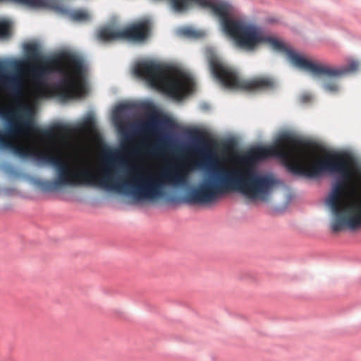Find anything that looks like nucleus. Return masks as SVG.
<instances>
[{"label":"nucleus","instance_id":"f257e3e1","mask_svg":"<svg viewBox=\"0 0 361 361\" xmlns=\"http://www.w3.org/2000/svg\"><path fill=\"white\" fill-rule=\"evenodd\" d=\"M268 157H279L294 175L316 178L324 172H338L341 178L334 185L327 199L334 216L331 224L334 233L342 230L343 218L355 202L345 198L346 189L352 184L350 158L339 153H327L323 159L313 161L306 144L295 136L284 133L269 147H256L238 157L241 165L216 169L197 186V204L215 202L230 192H238L250 200L267 201L279 180L269 173L257 172L252 166Z\"/></svg>","mask_w":361,"mask_h":361},{"label":"nucleus","instance_id":"f03ea898","mask_svg":"<svg viewBox=\"0 0 361 361\" xmlns=\"http://www.w3.org/2000/svg\"><path fill=\"white\" fill-rule=\"evenodd\" d=\"M33 154L39 161L56 169V179L38 182V185L46 192L66 186L92 185L125 192L137 201L155 200L165 196L167 184L182 185L187 180L185 173L173 169H164L158 173L136 172L128 180L121 183L116 176L111 161L103 168L100 176L92 173L88 168L73 170L65 161L61 149L56 143L35 149Z\"/></svg>","mask_w":361,"mask_h":361},{"label":"nucleus","instance_id":"7ed1b4c3","mask_svg":"<svg viewBox=\"0 0 361 361\" xmlns=\"http://www.w3.org/2000/svg\"><path fill=\"white\" fill-rule=\"evenodd\" d=\"M171 8L177 12H184L192 6L209 9L218 18L223 31L231 37L235 46L252 52L262 45L284 54L296 68L309 72L313 77L324 80L323 88L331 93L340 90L338 79L355 73L359 63L352 60L347 66L338 68L317 61H311L288 47L281 40L265 33L262 27L248 23L244 18L235 16L228 4L213 0H169Z\"/></svg>","mask_w":361,"mask_h":361},{"label":"nucleus","instance_id":"20e7f679","mask_svg":"<svg viewBox=\"0 0 361 361\" xmlns=\"http://www.w3.org/2000/svg\"><path fill=\"white\" fill-rule=\"evenodd\" d=\"M86 67L83 59L68 51L52 56L40 53L36 43H24V82L28 77L38 97L49 94L47 82L57 73L61 78L54 90L62 99L82 97L87 93Z\"/></svg>","mask_w":361,"mask_h":361},{"label":"nucleus","instance_id":"39448f33","mask_svg":"<svg viewBox=\"0 0 361 361\" xmlns=\"http://www.w3.org/2000/svg\"><path fill=\"white\" fill-rule=\"evenodd\" d=\"M0 150L23 158V59L16 67L0 61Z\"/></svg>","mask_w":361,"mask_h":361},{"label":"nucleus","instance_id":"423d86ee","mask_svg":"<svg viewBox=\"0 0 361 361\" xmlns=\"http://www.w3.org/2000/svg\"><path fill=\"white\" fill-rule=\"evenodd\" d=\"M133 72L151 86L164 89L174 98L180 99L193 89L194 81L189 75L180 73L176 78H169L163 66L152 61L138 63L135 66Z\"/></svg>","mask_w":361,"mask_h":361},{"label":"nucleus","instance_id":"0eeeda50","mask_svg":"<svg viewBox=\"0 0 361 361\" xmlns=\"http://www.w3.org/2000/svg\"><path fill=\"white\" fill-rule=\"evenodd\" d=\"M209 64L214 77L225 87L247 92H264L276 88V82L270 76H257L251 79L241 78L238 73L232 67L212 56Z\"/></svg>","mask_w":361,"mask_h":361},{"label":"nucleus","instance_id":"6e6552de","mask_svg":"<svg viewBox=\"0 0 361 361\" xmlns=\"http://www.w3.org/2000/svg\"><path fill=\"white\" fill-rule=\"evenodd\" d=\"M32 85L30 93L28 92L25 82H24V158L28 155V147L25 140V135L28 130H32L37 133L42 137L49 140L51 143L56 136L64 135L69 133V128L64 125H56L50 129H38L35 123V114L37 102L42 99H47L56 95L60 97L54 90V85H50L47 82V88L49 90V94L44 97H38L35 92V85ZM47 144L43 147L44 148Z\"/></svg>","mask_w":361,"mask_h":361},{"label":"nucleus","instance_id":"1a4fd4ad","mask_svg":"<svg viewBox=\"0 0 361 361\" xmlns=\"http://www.w3.org/2000/svg\"><path fill=\"white\" fill-rule=\"evenodd\" d=\"M169 123L171 121L166 117L158 119L154 116L147 122L142 123L140 126V131L157 139V143L155 147L157 149H165L169 146L170 137L161 128L158 127V124L166 125Z\"/></svg>","mask_w":361,"mask_h":361},{"label":"nucleus","instance_id":"9d476101","mask_svg":"<svg viewBox=\"0 0 361 361\" xmlns=\"http://www.w3.org/2000/svg\"><path fill=\"white\" fill-rule=\"evenodd\" d=\"M197 144L188 148V152L200 157V159L195 162V166L204 168H210L215 166L217 159L215 154L211 151L203 136L200 134L197 137Z\"/></svg>","mask_w":361,"mask_h":361},{"label":"nucleus","instance_id":"9b49d317","mask_svg":"<svg viewBox=\"0 0 361 361\" xmlns=\"http://www.w3.org/2000/svg\"><path fill=\"white\" fill-rule=\"evenodd\" d=\"M151 25L149 20H142L135 22L122 29L123 39L132 42H142L150 34Z\"/></svg>","mask_w":361,"mask_h":361},{"label":"nucleus","instance_id":"f8f14e48","mask_svg":"<svg viewBox=\"0 0 361 361\" xmlns=\"http://www.w3.org/2000/svg\"><path fill=\"white\" fill-rule=\"evenodd\" d=\"M349 209L348 214L342 219V230H357L361 228V202H355Z\"/></svg>","mask_w":361,"mask_h":361},{"label":"nucleus","instance_id":"ddd939ff","mask_svg":"<svg viewBox=\"0 0 361 361\" xmlns=\"http://www.w3.org/2000/svg\"><path fill=\"white\" fill-rule=\"evenodd\" d=\"M56 11L62 15L68 16L74 21L85 22L90 20V15L84 9L70 10L66 7L58 6Z\"/></svg>","mask_w":361,"mask_h":361},{"label":"nucleus","instance_id":"4468645a","mask_svg":"<svg viewBox=\"0 0 361 361\" xmlns=\"http://www.w3.org/2000/svg\"><path fill=\"white\" fill-rule=\"evenodd\" d=\"M99 41L111 42L123 39L122 29H115L111 27H104L99 29L97 34Z\"/></svg>","mask_w":361,"mask_h":361},{"label":"nucleus","instance_id":"2eb2a0df","mask_svg":"<svg viewBox=\"0 0 361 361\" xmlns=\"http://www.w3.org/2000/svg\"><path fill=\"white\" fill-rule=\"evenodd\" d=\"M24 6L34 9L52 8L56 10L57 6L49 0H24Z\"/></svg>","mask_w":361,"mask_h":361},{"label":"nucleus","instance_id":"dca6fc26","mask_svg":"<svg viewBox=\"0 0 361 361\" xmlns=\"http://www.w3.org/2000/svg\"><path fill=\"white\" fill-rule=\"evenodd\" d=\"M81 130L87 132H93L96 129V122L94 116H88L80 123Z\"/></svg>","mask_w":361,"mask_h":361},{"label":"nucleus","instance_id":"f3484780","mask_svg":"<svg viewBox=\"0 0 361 361\" xmlns=\"http://www.w3.org/2000/svg\"><path fill=\"white\" fill-rule=\"evenodd\" d=\"M10 35V25L6 20H0V38H6Z\"/></svg>","mask_w":361,"mask_h":361},{"label":"nucleus","instance_id":"a211bd4d","mask_svg":"<svg viewBox=\"0 0 361 361\" xmlns=\"http://www.w3.org/2000/svg\"><path fill=\"white\" fill-rule=\"evenodd\" d=\"M181 33L189 37H197L199 36L198 32L190 28H184L181 30Z\"/></svg>","mask_w":361,"mask_h":361},{"label":"nucleus","instance_id":"6ab92c4d","mask_svg":"<svg viewBox=\"0 0 361 361\" xmlns=\"http://www.w3.org/2000/svg\"><path fill=\"white\" fill-rule=\"evenodd\" d=\"M130 109V105L128 104H121L115 109V114H123Z\"/></svg>","mask_w":361,"mask_h":361},{"label":"nucleus","instance_id":"aec40b11","mask_svg":"<svg viewBox=\"0 0 361 361\" xmlns=\"http://www.w3.org/2000/svg\"><path fill=\"white\" fill-rule=\"evenodd\" d=\"M312 99V96L309 94H304L300 97V100L302 103H307Z\"/></svg>","mask_w":361,"mask_h":361},{"label":"nucleus","instance_id":"412c9836","mask_svg":"<svg viewBox=\"0 0 361 361\" xmlns=\"http://www.w3.org/2000/svg\"><path fill=\"white\" fill-rule=\"evenodd\" d=\"M0 1H9V2L23 3V0H0Z\"/></svg>","mask_w":361,"mask_h":361}]
</instances>
